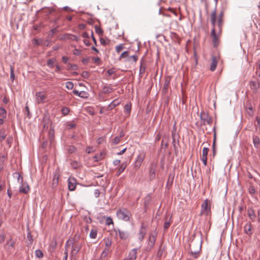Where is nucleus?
Returning a JSON list of instances; mask_svg holds the SVG:
<instances>
[{
	"label": "nucleus",
	"instance_id": "obj_1",
	"mask_svg": "<svg viewBox=\"0 0 260 260\" xmlns=\"http://www.w3.org/2000/svg\"><path fill=\"white\" fill-rule=\"evenodd\" d=\"M222 12H221L219 15L217 16L215 10L212 11L210 14V21L212 25L213 26V28L211 30V35L213 39V42L214 47H216L218 45L219 38V36L218 35H216L215 33V24L217 21L219 31H220L221 30V26L222 23Z\"/></svg>",
	"mask_w": 260,
	"mask_h": 260
},
{
	"label": "nucleus",
	"instance_id": "obj_2",
	"mask_svg": "<svg viewBox=\"0 0 260 260\" xmlns=\"http://www.w3.org/2000/svg\"><path fill=\"white\" fill-rule=\"evenodd\" d=\"M116 216L120 220L128 221L129 220L132 215L127 209L119 208L117 210Z\"/></svg>",
	"mask_w": 260,
	"mask_h": 260
},
{
	"label": "nucleus",
	"instance_id": "obj_3",
	"mask_svg": "<svg viewBox=\"0 0 260 260\" xmlns=\"http://www.w3.org/2000/svg\"><path fill=\"white\" fill-rule=\"evenodd\" d=\"M35 101L37 104H43L48 102L47 94L45 91H39L35 93Z\"/></svg>",
	"mask_w": 260,
	"mask_h": 260
},
{
	"label": "nucleus",
	"instance_id": "obj_4",
	"mask_svg": "<svg viewBox=\"0 0 260 260\" xmlns=\"http://www.w3.org/2000/svg\"><path fill=\"white\" fill-rule=\"evenodd\" d=\"M211 203L210 201L206 199L205 200L201 205V214L208 215L211 212Z\"/></svg>",
	"mask_w": 260,
	"mask_h": 260
},
{
	"label": "nucleus",
	"instance_id": "obj_5",
	"mask_svg": "<svg viewBox=\"0 0 260 260\" xmlns=\"http://www.w3.org/2000/svg\"><path fill=\"white\" fill-rule=\"evenodd\" d=\"M145 157V153L143 152L139 153L134 163V169L138 170L141 167Z\"/></svg>",
	"mask_w": 260,
	"mask_h": 260
},
{
	"label": "nucleus",
	"instance_id": "obj_6",
	"mask_svg": "<svg viewBox=\"0 0 260 260\" xmlns=\"http://www.w3.org/2000/svg\"><path fill=\"white\" fill-rule=\"evenodd\" d=\"M68 188L70 191H73L76 187V180L73 177H69L68 180Z\"/></svg>",
	"mask_w": 260,
	"mask_h": 260
},
{
	"label": "nucleus",
	"instance_id": "obj_7",
	"mask_svg": "<svg viewBox=\"0 0 260 260\" xmlns=\"http://www.w3.org/2000/svg\"><path fill=\"white\" fill-rule=\"evenodd\" d=\"M117 233L121 239L125 240L128 237V233L126 231L118 230Z\"/></svg>",
	"mask_w": 260,
	"mask_h": 260
},
{
	"label": "nucleus",
	"instance_id": "obj_8",
	"mask_svg": "<svg viewBox=\"0 0 260 260\" xmlns=\"http://www.w3.org/2000/svg\"><path fill=\"white\" fill-rule=\"evenodd\" d=\"M81 243H75L73 246L72 253L73 254H76L81 248Z\"/></svg>",
	"mask_w": 260,
	"mask_h": 260
},
{
	"label": "nucleus",
	"instance_id": "obj_9",
	"mask_svg": "<svg viewBox=\"0 0 260 260\" xmlns=\"http://www.w3.org/2000/svg\"><path fill=\"white\" fill-rule=\"evenodd\" d=\"M247 214L250 220L254 222L256 217L254 210L252 208H248L247 210Z\"/></svg>",
	"mask_w": 260,
	"mask_h": 260
},
{
	"label": "nucleus",
	"instance_id": "obj_10",
	"mask_svg": "<svg viewBox=\"0 0 260 260\" xmlns=\"http://www.w3.org/2000/svg\"><path fill=\"white\" fill-rule=\"evenodd\" d=\"M137 249L134 248L132 249L129 253L128 258L131 260H134L136 259L137 256Z\"/></svg>",
	"mask_w": 260,
	"mask_h": 260
},
{
	"label": "nucleus",
	"instance_id": "obj_11",
	"mask_svg": "<svg viewBox=\"0 0 260 260\" xmlns=\"http://www.w3.org/2000/svg\"><path fill=\"white\" fill-rule=\"evenodd\" d=\"M146 233V229L144 226L142 225L138 233L139 239L140 241H142V240L144 239Z\"/></svg>",
	"mask_w": 260,
	"mask_h": 260
},
{
	"label": "nucleus",
	"instance_id": "obj_12",
	"mask_svg": "<svg viewBox=\"0 0 260 260\" xmlns=\"http://www.w3.org/2000/svg\"><path fill=\"white\" fill-rule=\"evenodd\" d=\"M217 64V59L216 57L213 56L212 57V62L210 65V70L214 71L215 70Z\"/></svg>",
	"mask_w": 260,
	"mask_h": 260
},
{
	"label": "nucleus",
	"instance_id": "obj_13",
	"mask_svg": "<svg viewBox=\"0 0 260 260\" xmlns=\"http://www.w3.org/2000/svg\"><path fill=\"white\" fill-rule=\"evenodd\" d=\"M29 190V187L27 184H22L19 188V192L24 193H27Z\"/></svg>",
	"mask_w": 260,
	"mask_h": 260
},
{
	"label": "nucleus",
	"instance_id": "obj_14",
	"mask_svg": "<svg viewBox=\"0 0 260 260\" xmlns=\"http://www.w3.org/2000/svg\"><path fill=\"white\" fill-rule=\"evenodd\" d=\"M106 155V152L104 151H102L99 154H97L93 157V159L98 161L103 159Z\"/></svg>",
	"mask_w": 260,
	"mask_h": 260
},
{
	"label": "nucleus",
	"instance_id": "obj_15",
	"mask_svg": "<svg viewBox=\"0 0 260 260\" xmlns=\"http://www.w3.org/2000/svg\"><path fill=\"white\" fill-rule=\"evenodd\" d=\"M59 178V175L58 173H55L54 175V177L52 180V186L53 187H56L58 183Z\"/></svg>",
	"mask_w": 260,
	"mask_h": 260
},
{
	"label": "nucleus",
	"instance_id": "obj_16",
	"mask_svg": "<svg viewBox=\"0 0 260 260\" xmlns=\"http://www.w3.org/2000/svg\"><path fill=\"white\" fill-rule=\"evenodd\" d=\"M250 86L251 89L256 91L259 87V84L256 81H251L250 83Z\"/></svg>",
	"mask_w": 260,
	"mask_h": 260
},
{
	"label": "nucleus",
	"instance_id": "obj_17",
	"mask_svg": "<svg viewBox=\"0 0 260 260\" xmlns=\"http://www.w3.org/2000/svg\"><path fill=\"white\" fill-rule=\"evenodd\" d=\"M251 228L252 226L250 223H246L244 226L245 232L248 235H251Z\"/></svg>",
	"mask_w": 260,
	"mask_h": 260
},
{
	"label": "nucleus",
	"instance_id": "obj_18",
	"mask_svg": "<svg viewBox=\"0 0 260 260\" xmlns=\"http://www.w3.org/2000/svg\"><path fill=\"white\" fill-rule=\"evenodd\" d=\"M105 244V249L109 250V248L112 245V241L109 238H106L104 240Z\"/></svg>",
	"mask_w": 260,
	"mask_h": 260
},
{
	"label": "nucleus",
	"instance_id": "obj_19",
	"mask_svg": "<svg viewBox=\"0 0 260 260\" xmlns=\"http://www.w3.org/2000/svg\"><path fill=\"white\" fill-rule=\"evenodd\" d=\"M253 143L256 148H258L260 145V140L257 136L253 137Z\"/></svg>",
	"mask_w": 260,
	"mask_h": 260
},
{
	"label": "nucleus",
	"instance_id": "obj_20",
	"mask_svg": "<svg viewBox=\"0 0 260 260\" xmlns=\"http://www.w3.org/2000/svg\"><path fill=\"white\" fill-rule=\"evenodd\" d=\"M120 103V102L118 100H114L110 104H109L108 106V108L110 109H112L118 105Z\"/></svg>",
	"mask_w": 260,
	"mask_h": 260
},
{
	"label": "nucleus",
	"instance_id": "obj_21",
	"mask_svg": "<svg viewBox=\"0 0 260 260\" xmlns=\"http://www.w3.org/2000/svg\"><path fill=\"white\" fill-rule=\"evenodd\" d=\"M97 232L96 229H92L89 234V237L92 239H95L96 237Z\"/></svg>",
	"mask_w": 260,
	"mask_h": 260
},
{
	"label": "nucleus",
	"instance_id": "obj_22",
	"mask_svg": "<svg viewBox=\"0 0 260 260\" xmlns=\"http://www.w3.org/2000/svg\"><path fill=\"white\" fill-rule=\"evenodd\" d=\"M138 59V56L136 55H132V56H128L127 58V60H126L128 62H131V61H133V62H137Z\"/></svg>",
	"mask_w": 260,
	"mask_h": 260
},
{
	"label": "nucleus",
	"instance_id": "obj_23",
	"mask_svg": "<svg viewBox=\"0 0 260 260\" xmlns=\"http://www.w3.org/2000/svg\"><path fill=\"white\" fill-rule=\"evenodd\" d=\"M113 89L110 86H105L103 89V92L105 94L112 92Z\"/></svg>",
	"mask_w": 260,
	"mask_h": 260
},
{
	"label": "nucleus",
	"instance_id": "obj_24",
	"mask_svg": "<svg viewBox=\"0 0 260 260\" xmlns=\"http://www.w3.org/2000/svg\"><path fill=\"white\" fill-rule=\"evenodd\" d=\"M155 176V170L153 168H151L149 172V178L150 180H153Z\"/></svg>",
	"mask_w": 260,
	"mask_h": 260
},
{
	"label": "nucleus",
	"instance_id": "obj_25",
	"mask_svg": "<svg viewBox=\"0 0 260 260\" xmlns=\"http://www.w3.org/2000/svg\"><path fill=\"white\" fill-rule=\"evenodd\" d=\"M209 149L208 148L205 147L203 149L202 151V155L201 157L207 158V155L208 153Z\"/></svg>",
	"mask_w": 260,
	"mask_h": 260
},
{
	"label": "nucleus",
	"instance_id": "obj_26",
	"mask_svg": "<svg viewBox=\"0 0 260 260\" xmlns=\"http://www.w3.org/2000/svg\"><path fill=\"white\" fill-rule=\"evenodd\" d=\"M125 168H126V165H124L123 164H122L120 166V167L118 169V170L117 172V175L119 176L120 174H121L124 171Z\"/></svg>",
	"mask_w": 260,
	"mask_h": 260
},
{
	"label": "nucleus",
	"instance_id": "obj_27",
	"mask_svg": "<svg viewBox=\"0 0 260 260\" xmlns=\"http://www.w3.org/2000/svg\"><path fill=\"white\" fill-rule=\"evenodd\" d=\"M0 117L3 118L6 117V111L2 107L0 108Z\"/></svg>",
	"mask_w": 260,
	"mask_h": 260
},
{
	"label": "nucleus",
	"instance_id": "obj_28",
	"mask_svg": "<svg viewBox=\"0 0 260 260\" xmlns=\"http://www.w3.org/2000/svg\"><path fill=\"white\" fill-rule=\"evenodd\" d=\"M124 47L123 44H121L116 46L115 50L116 51L119 53L122 50L124 49Z\"/></svg>",
	"mask_w": 260,
	"mask_h": 260
},
{
	"label": "nucleus",
	"instance_id": "obj_29",
	"mask_svg": "<svg viewBox=\"0 0 260 260\" xmlns=\"http://www.w3.org/2000/svg\"><path fill=\"white\" fill-rule=\"evenodd\" d=\"M88 96V93L86 92V91H80V93H79V97H81L82 98H87Z\"/></svg>",
	"mask_w": 260,
	"mask_h": 260
},
{
	"label": "nucleus",
	"instance_id": "obj_30",
	"mask_svg": "<svg viewBox=\"0 0 260 260\" xmlns=\"http://www.w3.org/2000/svg\"><path fill=\"white\" fill-rule=\"evenodd\" d=\"M55 59H49L47 62V66L50 68H52L53 66V64L55 62Z\"/></svg>",
	"mask_w": 260,
	"mask_h": 260
},
{
	"label": "nucleus",
	"instance_id": "obj_31",
	"mask_svg": "<svg viewBox=\"0 0 260 260\" xmlns=\"http://www.w3.org/2000/svg\"><path fill=\"white\" fill-rule=\"evenodd\" d=\"M66 87L68 89H72L74 87V84L72 82H67L66 83Z\"/></svg>",
	"mask_w": 260,
	"mask_h": 260
},
{
	"label": "nucleus",
	"instance_id": "obj_32",
	"mask_svg": "<svg viewBox=\"0 0 260 260\" xmlns=\"http://www.w3.org/2000/svg\"><path fill=\"white\" fill-rule=\"evenodd\" d=\"M35 255L38 258H42L43 256V253L40 250H36Z\"/></svg>",
	"mask_w": 260,
	"mask_h": 260
},
{
	"label": "nucleus",
	"instance_id": "obj_33",
	"mask_svg": "<svg viewBox=\"0 0 260 260\" xmlns=\"http://www.w3.org/2000/svg\"><path fill=\"white\" fill-rule=\"evenodd\" d=\"M6 134H5V132L3 130L0 131V141L4 140L6 138Z\"/></svg>",
	"mask_w": 260,
	"mask_h": 260
},
{
	"label": "nucleus",
	"instance_id": "obj_34",
	"mask_svg": "<svg viewBox=\"0 0 260 260\" xmlns=\"http://www.w3.org/2000/svg\"><path fill=\"white\" fill-rule=\"evenodd\" d=\"M109 250L104 249L102 253H101V257L102 258H105L106 257L108 254H109Z\"/></svg>",
	"mask_w": 260,
	"mask_h": 260
},
{
	"label": "nucleus",
	"instance_id": "obj_35",
	"mask_svg": "<svg viewBox=\"0 0 260 260\" xmlns=\"http://www.w3.org/2000/svg\"><path fill=\"white\" fill-rule=\"evenodd\" d=\"M129 55V52L128 51H124L121 53L120 55L119 59L121 60L122 58L128 57Z\"/></svg>",
	"mask_w": 260,
	"mask_h": 260
},
{
	"label": "nucleus",
	"instance_id": "obj_36",
	"mask_svg": "<svg viewBox=\"0 0 260 260\" xmlns=\"http://www.w3.org/2000/svg\"><path fill=\"white\" fill-rule=\"evenodd\" d=\"M120 139V137L117 136L112 140V143L114 144H117L119 143Z\"/></svg>",
	"mask_w": 260,
	"mask_h": 260
},
{
	"label": "nucleus",
	"instance_id": "obj_37",
	"mask_svg": "<svg viewBox=\"0 0 260 260\" xmlns=\"http://www.w3.org/2000/svg\"><path fill=\"white\" fill-rule=\"evenodd\" d=\"M155 241V237L153 235H150L149 236V242L151 244V245H153Z\"/></svg>",
	"mask_w": 260,
	"mask_h": 260
},
{
	"label": "nucleus",
	"instance_id": "obj_38",
	"mask_svg": "<svg viewBox=\"0 0 260 260\" xmlns=\"http://www.w3.org/2000/svg\"><path fill=\"white\" fill-rule=\"evenodd\" d=\"M61 112L64 115H66L69 113V109L67 107H63L62 108Z\"/></svg>",
	"mask_w": 260,
	"mask_h": 260
},
{
	"label": "nucleus",
	"instance_id": "obj_39",
	"mask_svg": "<svg viewBox=\"0 0 260 260\" xmlns=\"http://www.w3.org/2000/svg\"><path fill=\"white\" fill-rule=\"evenodd\" d=\"M170 224H171V221L170 220H166L165 221V224H164V229L165 230H167L170 226Z\"/></svg>",
	"mask_w": 260,
	"mask_h": 260
},
{
	"label": "nucleus",
	"instance_id": "obj_40",
	"mask_svg": "<svg viewBox=\"0 0 260 260\" xmlns=\"http://www.w3.org/2000/svg\"><path fill=\"white\" fill-rule=\"evenodd\" d=\"M13 142V138L11 137H9L7 138V143L8 144V146L10 147L11 145Z\"/></svg>",
	"mask_w": 260,
	"mask_h": 260
},
{
	"label": "nucleus",
	"instance_id": "obj_41",
	"mask_svg": "<svg viewBox=\"0 0 260 260\" xmlns=\"http://www.w3.org/2000/svg\"><path fill=\"white\" fill-rule=\"evenodd\" d=\"M131 110V107L129 105H126L124 107V111L126 113H129Z\"/></svg>",
	"mask_w": 260,
	"mask_h": 260
},
{
	"label": "nucleus",
	"instance_id": "obj_42",
	"mask_svg": "<svg viewBox=\"0 0 260 260\" xmlns=\"http://www.w3.org/2000/svg\"><path fill=\"white\" fill-rule=\"evenodd\" d=\"M67 38L71 39L72 40H77V37L76 36L72 35H67Z\"/></svg>",
	"mask_w": 260,
	"mask_h": 260
},
{
	"label": "nucleus",
	"instance_id": "obj_43",
	"mask_svg": "<svg viewBox=\"0 0 260 260\" xmlns=\"http://www.w3.org/2000/svg\"><path fill=\"white\" fill-rule=\"evenodd\" d=\"M7 244L12 247H13L15 245V242L12 240V238H11L7 242Z\"/></svg>",
	"mask_w": 260,
	"mask_h": 260
},
{
	"label": "nucleus",
	"instance_id": "obj_44",
	"mask_svg": "<svg viewBox=\"0 0 260 260\" xmlns=\"http://www.w3.org/2000/svg\"><path fill=\"white\" fill-rule=\"evenodd\" d=\"M81 50L77 49H75L73 50V54L76 55H81Z\"/></svg>",
	"mask_w": 260,
	"mask_h": 260
},
{
	"label": "nucleus",
	"instance_id": "obj_45",
	"mask_svg": "<svg viewBox=\"0 0 260 260\" xmlns=\"http://www.w3.org/2000/svg\"><path fill=\"white\" fill-rule=\"evenodd\" d=\"M106 222L107 225H110L111 224H113V220L110 217H107L106 220Z\"/></svg>",
	"mask_w": 260,
	"mask_h": 260
},
{
	"label": "nucleus",
	"instance_id": "obj_46",
	"mask_svg": "<svg viewBox=\"0 0 260 260\" xmlns=\"http://www.w3.org/2000/svg\"><path fill=\"white\" fill-rule=\"evenodd\" d=\"M95 31L97 34H99V35H101L103 33V31L102 30V29L98 26H95Z\"/></svg>",
	"mask_w": 260,
	"mask_h": 260
},
{
	"label": "nucleus",
	"instance_id": "obj_47",
	"mask_svg": "<svg viewBox=\"0 0 260 260\" xmlns=\"http://www.w3.org/2000/svg\"><path fill=\"white\" fill-rule=\"evenodd\" d=\"M5 187V182L4 181H0V191L2 190Z\"/></svg>",
	"mask_w": 260,
	"mask_h": 260
},
{
	"label": "nucleus",
	"instance_id": "obj_48",
	"mask_svg": "<svg viewBox=\"0 0 260 260\" xmlns=\"http://www.w3.org/2000/svg\"><path fill=\"white\" fill-rule=\"evenodd\" d=\"M105 139L104 137H101V138H99L97 140V143L99 144H101L103 143L105 141Z\"/></svg>",
	"mask_w": 260,
	"mask_h": 260
},
{
	"label": "nucleus",
	"instance_id": "obj_49",
	"mask_svg": "<svg viewBox=\"0 0 260 260\" xmlns=\"http://www.w3.org/2000/svg\"><path fill=\"white\" fill-rule=\"evenodd\" d=\"M10 78L12 80H14V68L12 66L11 67V75H10Z\"/></svg>",
	"mask_w": 260,
	"mask_h": 260
},
{
	"label": "nucleus",
	"instance_id": "obj_50",
	"mask_svg": "<svg viewBox=\"0 0 260 260\" xmlns=\"http://www.w3.org/2000/svg\"><path fill=\"white\" fill-rule=\"evenodd\" d=\"M258 68L256 70V73L258 75V77H260V61H258L257 62Z\"/></svg>",
	"mask_w": 260,
	"mask_h": 260
},
{
	"label": "nucleus",
	"instance_id": "obj_51",
	"mask_svg": "<svg viewBox=\"0 0 260 260\" xmlns=\"http://www.w3.org/2000/svg\"><path fill=\"white\" fill-rule=\"evenodd\" d=\"M100 191L98 189H95L94 192V196L95 198H98L100 196Z\"/></svg>",
	"mask_w": 260,
	"mask_h": 260
},
{
	"label": "nucleus",
	"instance_id": "obj_52",
	"mask_svg": "<svg viewBox=\"0 0 260 260\" xmlns=\"http://www.w3.org/2000/svg\"><path fill=\"white\" fill-rule=\"evenodd\" d=\"M5 239V235L4 234L0 235V243H2Z\"/></svg>",
	"mask_w": 260,
	"mask_h": 260
},
{
	"label": "nucleus",
	"instance_id": "obj_53",
	"mask_svg": "<svg viewBox=\"0 0 260 260\" xmlns=\"http://www.w3.org/2000/svg\"><path fill=\"white\" fill-rule=\"evenodd\" d=\"M191 253L192 254V255L194 256V257L195 258H197L198 255H199V252H197V251H192V250L191 249Z\"/></svg>",
	"mask_w": 260,
	"mask_h": 260
},
{
	"label": "nucleus",
	"instance_id": "obj_54",
	"mask_svg": "<svg viewBox=\"0 0 260 260\" xmlns=\"http://www.w3.org/2000/svg\"><path fill=\"white\" fill-rule=\"evenodd\" d=\"M93 148L92 147H88L86 149V152L88 153H90L91 152H93Z\"/></svg>",
	"mask_w": 260,
	"mask_h": 260
},
{
	"label": "nucleus",
	"instance_id": "obj_55",
	"mask_svg": "<svg viewBox=\"0 0 260 260\" xmlns=\"http://www.w3.org/2000/svg\"><path fill=\"white\" fill-rule=\"evenodd\" d=\"M201 159L203 161V162L204 163V165L205 166H206L207 165V158L201 157Z\"/></svg>",
	"mask_w": 260,
	"mask_h": 260
},
{
	"label": "nucleus",
	"instance_id": "obj_56",
	"mask_svg": "<svg viewBox=\"0 0 260 260\" xmlns=\"http://www.w3.org/2000/svg\"><path fill=\"white\" fill-rule=\"evenodd\" d=\"M126 150V148H124L123 150H121V151H120V152H118V153H117V155H121V154H123V153L125 152Z\"/></svg>",
	"mask_w": 260,
	"mask_h": 260
},
{
	"label": "nucleus",
	"instance_id": "obj_57",
	"mask_svg": "<svg viewBox=\"0 0 260 260\" xmlns=\"http://www.w3.org/2000/svg\"><path fill=\"white\" fill-rule=\"evenodd\" d=\"M249 192L251 194H253L255 192V190L253 187H251L249 188Z\"/></svg>",
	"mask_w": 260,
	"mask_h": 260
},
{
	"label": "nucleus",
	"instance_id": "obj_58",
	"mask_svg": "<svg viewBox=\"0 0 260 260\" xmlns=\"http://www.w3.org/2000/svg\"><path fill=\"white\" fill-rule=\"evenodd\" d=\"M68 60V58L66 56H63L62 57V61L64 62V63H66Z\"/></svg>",
	"mask_w": 260,
	"mask_h": 260
},
{
	"label": "nucleus",
	"instance_id": "obj_59",
	"mask_svg": "<svg viewBox=\"0 0 260 260\" xmlns=\"http://www.w3.org/2000/svg\"><path fill=\"white\" fill-rule=\"evenodd\" d=\"M82 36L84 38H88V35L87 34V32H84L82 33Z\"/></svg>",
	"mask_w": 260,
	"mask_h": 260
},
{
	"label": "nucleus",
	"instance_id": "obj_60",
	"mask_svg": "<svg viewBox=\"0 0 260 260\" xmlns=\"http://www.w3.org/2000/svg\"><path fill=\"white\" fill-rule=\"evenodd\" d=\"M120 160H118V159L115 160L113 162L115 166L119 165L120 164Z\"/></svg>",
	"mask_w": 260,
	"mask_h": 260
},
{
	"label": "nucleus",
	"instance_id": "obj_61",
	"mask_svg": "<svg viewBox=\"0 0 260 260\" xmlns=\"http://www.w3.org/2000/svg\"><path fill=\"white\" fill-rule=\"evenodd\" d=\"M73 92L74 94L79 96L80 91H79L77 90H74Z\"/></svg>",
	"mask_w": 260,
	"mask_h": 260
},
{
	"label": "nucleus",
	"instance_id": "obj_62",
	"mask_svg": "<svg viewBox=\"0 0 260 260\" xmlns=\"http://www.w3.org/2000/svg\"><path fill=\"white\" fill-rule=\"evenodd\" d=\"M16 174L18 176V181H19L20 180H21V181H22V177L21 176V175L18 173H16Z\"/></svg>",
	"mask_w": 260,
	"mask_h": 260
},
{
	"label": "nucleus",
	"instance_id": "obj_63",
	"mask_svg": "<svg viewBox=\"0 0 260 260\" xmlns=\"http://www.w3.org/2000/svg\"><path fill=\"white\" fill-rule=\"evenodd\" d=\"M257 220L260 222V210L257 211Z\"/></svg>",
	"mask_w": 260,
	"mask_h": 260
},
{
	"label": "nucleus",
	"instance_id": "obj_64",
	"mask_svg": "<svg viewBox=\"0 0 260 260\" xmlns=\"http://www.w3.org/2000/svg\"><path fill=\"white\" fill-rule=\"evenodd\" d=\"M107 72H108V75H111L113 74L114 71H113V70L110 69V70H108Z\"/></svg>",
	"mask_w": 260,
	"mask_h": 260
}]
</instances>
